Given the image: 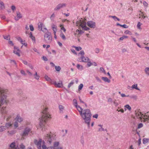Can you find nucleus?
Here are the masks:
<instances>
[{
    "instance_id": "nucleus-52",
    "label": "nucleus",
    "mask_w": 149,
    "mask_h": 149,
    "mask_svg": "<svg viewBox=\"0 0 149 149\" xmlns=\"http://www.w3.org/2000/svg\"><path fill=\"white\" fill-rule=\"evenodd\" d=\"M60 27H61V29L62 30H63V31L65 32L66 31V29L64 28L63 26L62 25H60Z\"/></svg>"
},
{
    "instance_id": "nucleus-2",
    "label": "nucleus",
    "mask_w": 149,
    "mask_h": 149,
    "mask_svg": "<svg viewBox=\"0 0 149 149\" xmlns=\"http://www.w3.org/2000/svg\"><path fill=\"white\" fill-rule=\"evenodd\" d=\"M78 111L84 123L87 124L88 127H90V123L92 114L91 111L88 109H83L81 108Z\"/></svg>"
},
{
    "instance_id": "nucleus-46",
    "label": "nucleus",
    "mask_w": 149,
    "mask_h": 149,
    "mask_svg": "<svg viewBox=\"0 0 149 149\" xmlns=\"http://www.w3.org/2000/svg\"><path fill=\"white\" fill-rule=\"evenodd\" d=\"M72 47L74 48L77 51H79L82 49V48L80 47H77L73 46Z\"/></svg>"
},
{
    "instance_id": "nucleus-51",
    "label": "nucleus",
    "mask_w": 149,
    "mask_h": 149,
    "mask_svg": "<svg viewBox=\"0 0 149 149\" xmlns=\"http://www.w3.org/2000/svg\"><path fill=\"white\" fill-rule=\"evenodd\" d=\"M79 54L81 55V57H82L83 56H84V55L85 54V53L83 50H82L80 52Z\"/></svg>"
},
{
    "instance_id": "nucleus-62",
    "label": "nucleus",
    "mask_w": 149,
    "mask_h": 149,
    "mask_svg": "<svg viewBox=\"0 0 149 149\" xmlns=\"http://www.w3.org/2000/svg\"><path fill=\"white\" fill-rule=\"evenodd\" d=\"M108 102L112 103L113 102V100L111 98L109 97L108 99Z\"/></svg>"
},
{
    "instance_id": "nucleus-32",
    "label": "nucleus",
    "mask_w": 149,
    "mask_h": 149,
    "mask_svg": "<svg viewBox=\"0 0 149 149\" xmlns=\"http://www.w3.org/2000/svg\"><path fill=\"white\" fill-rule=\"evenodd\" d=\"M41 30L43 32L45 33H46L47 32H49L48 31V30L45 27V26H44L43 27V28Z\"/></svg>"
},
{
    "instance_id": "nucleus-47",
    "label": "nucleus",
    "mask_w": 149,
    "mask_h": 149,
    "mask_svg": "<svg viewBox=\"0 0 149 149\" xmlns=\"http://www.w3.org/2000/svg\"><path fill=\"white\" fill-rule=\"evenodd\" d=\"M83 87V84H80V85L78 86V91H80L81 90Z\"/></svg>"
},
{
    "instance_id": "nucleus-25",
    "label": "nucleus",
    "mask_w": 149,
    "mask_h": 149,
    "mask_svg": "<svg viewBox=\"0 0 149 149\" xmlns=\"http://www.w3.org/2000/svg\"><path fill=\"white\" fill-rule=\"evenodd\" d=\"M102 79L105 82L109 83L110 82V80L108 78L106 77H102Z\"/></svg>"
},
{
    "instance_id": "nucleus-11",
    "label": "nucleus",
    "mask_w": 149,
    "mask_h": 149,
    "mask_svg": "<svg viewBox=\"0 0 149 149\" xmlns=\"http://www.w3.org/2000/svg\"><path fill=\"white\" fill-rule=\"evenodd\" d=\"M42 140L40 139L38 140H35L34 143L36 144L38 149H40L41 146Z\"/></svg>"
},
{
    "instance_id": "nucleus-56",
    "label": "nucleus",
    "mask_w": 149,
    "mask_h": 149,
    "mask_svg": "<svg viewBox=\"0 0 149 149\" xmlns=\"http://www.w3.org/2000/svg\"><path fill=\"white\" fill-rule=\"evenodd\" d=\"M110 17H111L113 18L115 20H116V19H117L118 21H119L120 20V19L119 18L117 17L116 16H110Z\"/></svg>"
},
{
    "instance_id": "nucleus-37",
    "label": "nucleus",
    "mask_w": 149,
    "mask_h": 149,
    "mask_svg": "<svg viewBox=\"0 0 149 149\" xmlns=\"http://www.w3.org/2000/svg\"><path fill=\"white\" fill-rule=\"evenodd\" d=\"M25 148V147L23 144H20L18 148H17L18 149H24Z\"/></svg>"
},
{
    "instance_id": "nucleus-4",
    "label": "nucleus",
    "mask_w": 149,
    "mask_h": 149,
    "mask_svg": "<svg viewBox=\"0 0 149 149\" xmlns=\"http://www.w3.org/2000/svg\"><path fill=\"white\" fill-rule=\"evenodd\" d=\"M48 108L46 107L42 111V115L40 118L39 125L40 127H43L42 129V131H45V128H44L46 121L51 118V114L48 111Z\"/></svg>"
},
{
    "instance_id": "nucleus-5",
    "label": "nucleus",
    "mask_w": 149,
    "mask_h": 149,
    "mask_svg": "<svg viewBox=\"0 0 149 149\" xmlns=\"http://www.w3.org/2000/svg\"><path fill=\"white\" fill-rule=\"evenodd\" d=\"M135 116L134 118H140L141 121L144 122H147L149 123V116L145 114L143 115L139 110H137L135 111Z\"/></svg>"
},
{
    "instance_id": "nucleus-13",
    "label": "nucleus",
    "mask_w": 149,
    "mask_h": 149,
    "mask_svg": "<svg viewBox=\"0 0 149 149\" xmlns=\"http://www.w3.org/2000/svg\"><path fill=\"white\" fill-rule=\"evenodd\" d=\"M87 24L88 26L91 28H94L95 27V23L94 22L91 21H89L87 22Z\"/></svg>"
},
{
    "instance_id": "nucleus-1",
    "label": "nucleus",
    "mask_w": 149,
    "mask_h": 149,
    "mask_svg": "<svg viewBox=\"0 0 149 149\" xmlns=\"http://www.w3.org/2000/svg\"><path fill=\"white\" fill-rule=\"evenodd\" d=\"M8 92V90L0 87V112L4 117L5 114L7 113V111L6 107H1L2 105L5 102L6 98V94Z\"/></svg>"
},
{
    "instance_id": "nucleus-8",
    "label": "nucleus",
    "mask_w": 149,
    "mask_h": 149,
    "mask_svg": "<svg viewBox=\"0 0 149 149\" xmlns=\"http://www.w3.org/2000/svg\"><path fill=\"white\" fill-rule=\"evenodd\" d=\"M52 84H54L56 87L61 88L63 87V84L61 81H59V82H56L54 81H52Z\"/></svg>"
},
{
    "instance_id": "nucleus-10",
    "label": "nucleus",
    "mask_w": 149,
    "mask_h": 149,
    "mask_svg": "<svg viewBox=\"0 0 149 149\" xmlns=\"http://www.w3.org/2000/svg\"><path fill=\"white\" fill-rule=\"evenodd\" d=\"M66 6V4L65 3H62L59 4L56 6V8L54 9V10H58L61 8L65 7Z\"/></svg>"
},
{
    "instance_id": "nucleus-20",
    "label": "nucleus",
    "mask_w": 149,
    "mask_h": 149,
    "mask_svg": "<svg viewBox=\"0 0 149 149\" xmlns=\"http://www.w3.org/2000/svg\"><path fill=\"white\" fill-rule=\"evenodd\" d=\"M16 131L15 129H14L13 130L8 131L7 133L8 135H12L16 133Z\"/></svg>"
},
{
    "instance_id": "nucleus-30",
    "label": "nucleus",
    "mask_w": 149,
    "mask_h": 149,
    "mask_svg": "<svg viewBox=\"0 0 149 149\" xmlns=\"http://www.w3.org/2000/svg\"><path fill=\"white\" fill-rule=\"evenodd\" d=\"M125 111L127 109L129 111H130L131 109V108L129 105L127 104L125 106Z\"/></svg>"
},
{
    "instance_id": "nucleus-57",
    "label": "nucleus",
    "mask_w": 149,
    "mask_h": 149,
    "mask_svg": "<svg viewBox=\"0 0 149 149\" xmlns=\"http://www.w3.org/2000/svg\"><path fill=\"white\" fill-rule=\"evenodd\" d=\"M142 24L140 22H138L137 25V27L139 29H141V25Z\"/></svg>"
},
{
    "instance_id": "nucleus-42",
    "label": "nucleus",
    "mask_w": 149,
    "mask_h": 149,
    "mask_svg": "<svg viewBox=\"0 0 149 149\" xmlns=\"http://www.w3.org/2000/svg\"><path fill=\"white\" fill-rule=\"evenodd\" d=\"M20 72L21 74L25 76L26 75V74L25 71L22 69L20 70Z\"/></svg>"
},
{
    "instance_id": "nucleus-63",
    "label": "nucleus",
    "mask_w": 149,
    "mask_h": 149,
    "mask_svg": "<svg viewBox=\"0 0 149 149\" xmlns=\"http://www.w3.org/2000/svg\"><path fill=\"white\" fill-rule=\"evenodd\" d=\"M95 79H96V80L98 81L99 82L101 83V79L98 77H95Z\"/></svg>"
},
{
    "instance_id": "nucleus-55",
    "label": "nucleus",
    "mask_w": 149,
    "mask_h": 149,
    "mask_svg": "<svg viewBox=\"0 0 149 149\" xmlns=\"http://www.w3.org/2000/svg\"><path fill=\"white\" fill-rule=\"evenodd\" d=\"M12 117V115H7L6 120L7 121H8Z\"/></svg>"
},
{
    "instance_id": "nucleus-26",
    "label": "nucleus",
    "mask_w": 149,
    "mask_h": 149,
    "mask_svg": "<svg viewBox=\"0 0 149 149\" xmlns=\"http://www.w3.org/2000/svg\"><path fill=\"white\" fill-rule=\"evenodd\" d=\"M29 37L31 39L32 41L35 42V39L34 37L33 36L32 33L31 32H30L29 33Z\"/></svg>"
},
{
    "instance_id": "nucleus-34",
    "label": "nucleus",
    "mask_w": 149,
    "mask_h": 149,
    "mask_svg": "<svg viewBox=\"0 0 149 149\" xmlns=\"http://www.w3.org/2000/svg\"><path fill=\"white\" fill-rule=\"evenodd\" d=\"M118 93L119 94H120L121 96L122 97H129V95H126L124 93H121L120 92H119Z\"/></svg>"
},
{
    "instance_id": "nucleus-12",
    "label": "nucleus",
    "mask_w": 149,
    "mask_h": 149,
    "mask_svg": "<svg viewBox=\"0 0 149 149\" xmlns=\"http://www.w3.org/2000/svg\"><path fill=\"white\" fill-rule=\"evenodd\" d=\"M20 52V51L18 48L17 47L14 46V50L13 51V53L19 56H20V54L19 53Z\"/></svg>"
},
{
    "instance_id": "nucleus-64",
    "label": "nucleus",
    "mask_w": 149,
    "mask_h": 149,
    "mask_svg": "<svg viewBox=\"0 0 149 149\" xmlns=\"http://www.w3.org/2000/svg\"><path fill=\"white\" fill-rule=\"evenodd\" d=\"M47 147L46 146L45 144H43L42 146V149H47Z\"/></svg>"
},
{
    "instance_id": "nucleus-6",
    "label": "nucleus",
    "mask_w": 149,
    "mask_h": 149,
    "mask_svg": "<svg viewBox=\"0 0 149 149\" xmlns=\"http://www.w3.org/2000/svg\"><path fill=\"white\" fill-rule=\"evenodd\" d=\"M55 135L53 134L50 132L48 134L44 137L45 141L48 145H50L55 140Z\"/></svg>"
},
{
    "instance_id": "nucleus-59",
    "label": "nucleus",
    "mask_w": 149,
    "mask_h": 149,
    "mask_svg": "<svg viewBox=\"0 0 149 149\" xmlns=\"http://www.w3.org/2000/svg\"><path fill=\"white\" fill-rule=\"evenodd\" d=\"M26 72L28 73L29 76H32V74L29 70H26Z\"/></svg>"
},
{
    "instance_id": "nucleus-35",
    "label": "nucleus",
    "mask_w": 149,
    "mask_h": 149,
    "mask_svg": "<svg viewBox=\"0 0 149 149\" xmlns=\"http://www.w3.org/2000/svg\"><path fill=\"white\" fill-rule=\"evenodd\" d=\"M44 26V25L42 23H39L38 24V28L39 29L41 30Z\"/></svg>"
},
{
    "instance_id": "nucleus-24",
    "label": "nucleus",
    "mask_w": 149,
    "mask_h": 149,
    "mask_svg": "<svg viewBox=\"0 0 149 149\" xmlns=\"http://www.w3.org/2000/svg\"><path fill=\"white\" fill-rule=\"evenodd\" d=\"M144 71L147 75L149 76V67L145 68L144 70Z\"/></svg>"
},
{
    "instance_id": "nucleus-43",
    "label": "nucleus",
    "mask_w": 149,
    "mask_h": 149,
    "mask_svg": "<svg viewBox=\"0 0 149 149\" xmlns=\"http://www.w3.org/2000/svg\"><path fill=\"white\" fill-rule=\"evenodd\" d=\"M55 16V13H53L50 17V19L52 21H53Z\"/></svg>"
},
{
    "instance_id": "nucleus-28",
    "label": "nucleus",
    "mask_w": 149,
    "mask_h": 149,
    "mask_svg": "<svg viewBox=\"0 0 149 149\" xmlns=\"http://www.w3.org/2000/svg\"><path fill=\"white\" fill-rule=\"evenodd\" d=\"M17 40L22 44H23L25 42V41L23 40L20 37H17Z\"/></svg>"
},
{
    "instance_id": "nucleus-19",
    "label": "nucleus",
    "mask_w": 149,
    "mask_h": 149,
    "mask_svg": "<svg viewBox=\"0 0 149 149\" xmlns=\"http://www.w3.org/2000/svg\"><path fill=\"white\" fill-rule=\"evenodd\" d=\"M53 31L54 35H55L56 32L57 31V26L54 24H52L51 25Z\"/></svg>"
},
{
    "instance_id": "nucleus-48",
    "label": "nucleus",
    "mask_w": 149,
    "mask_h": 149,
    "mask_svg": "<svg viewBox=\"0 0 149 149\" xmlns=\"http://www.w3.org/2000/svg\"><path fill=\"white\" fill-rule=\"evenodd\" d=\"M74 83V80H72L70 82L69 84L68 85V88H70L72 85Z\"/></svg>"
},
{
    "instance_id": "nucleus-61",
    "label": "nucleus",
    "mask_w": 149,
    "mask_h": 149,
    "mask_svg": "<svg viewBox=\"0 0 149 149\" xmlns=\"http://www.w3.org/2000/svg\"><path fill=\"white\" fill-rule=\"evenodd\" d=\"M0 17L2 19H4L6 18L5 16L4 15L2 14L0 15Z\"/></svg>"
},
{
    "instance_id": "nucleus-7",
    "label": "nucleus",
    "mask_w": 149,
    "mask_h": 149,
    "mask_svg": "<svg viewBox=\"0 0 149 149\" xmlns=\"http://www.w3.org/2000/svg\"><path fill=\"white\" fill-rule=\"evenodd\" d=\"M52 37L51 33L49 32H47L45 33L44 36V39L46 43L50 44L52 41Z\"/></svg>"
},
{
    "instance_id": "nucleus-49",
    "label": "nucleus",
    "mask_w": 149,
    "mask_h": 149,
    "mask_svg": "<svg viewBox=\"0 0 149 149\" xmlns=\"http://www.w3.org/2000/svg\"><path fill=\"white\" fill-rule=\"evenodd\" d=\"M59 108L61 111H63L64 109L63 106L61 105L59 106Z\"/></svg>"
},
{
    "instance_id": "nucleus-40",
    "label": "nucleus",
    "mask_w": 149,
    "mask_h": 149,
    "mask_svg": "<svg viewBox=\"0 0 149 149\" xmlns=\"http://www.w3.org/2000/svg\"><path fill=\"white\" fill-rule=\"evenodd\" d=\"M77 67L78 69H79L81 70L83 69V66L79 64H77Z\"/></svg>"
},
{
    "instance_id": "nucleus-41",
    "label": "nucleus",
    "mask_w": 149,
    "mask_h": 149,
    "mask_svg": "<svg viewBox=\"0 0 149 149\" xmlns=\"http://www.w3.org/2000/svg\"><path fill=\"white\" fill-rule=\"evenodd\" d=\"M4 126H0V132H2L6 130Z\"/></svg>"
},
{
    "instance_id": "nucleus-27",
    "label": "nucleus",
    "mask_w": 149,
    "mask_h": 149,
    "mask_svg": "<svg viewBox=\"0 0 149 149\" xmlns=\"http://www.w3.org/2000/svg\"><path fill=\"white\" fill-rule=\"evenodd\" d=\"M59 144V143L58 141H55L53 143V146L55 149H56V148L58 147Z\"/></svg>"
},
{
    "instance_id": "nucleus-16",
    "label": "nucleus",
    "mask_w": 149,
    "mask_h": 149,
    "mask_svg": "<svg viewBox=\"0 0 149 149\" xmlns=\"http://www.w3.org/2000/svg\"><path fill=\"white\" fill-rule=\"evenodd\" d=\"M22 17V15L19 12H17L16 13V15L15 17V19L16 21H18Z\"/></svg>"
},
{
    "instance_id": "nucleus-14",
    "label": "nucleus",
    "mask_w": 149,
    "mask_h": 149,
    "mask_svg": "<svg viewBox=\"0 0 149 149\" xmlns=\"http://www.w3.org/2000/svg\"><path fill=\"white\" fill-rule=\"evenodd\" d=\"M15 120L17 122L20 123L23 121V119L19 115L17 114L15 118Z\"/></svg>"
},
{
    "instance_id": "nucleus-21",
    "label": "nucleus",
    "mask_w": 149,
    "mask_h": 149,
    "mask_svg": "<svg viewBox=\"0 0 149 149\" xmlns=\"http://www.w3.org/2000/svg\"><path fill=\"white\" fill-rule=\"evenodd\" d=\"M10 148L11 149H18L17 146L15 145V142H13L10 145Z\"/></svg>"
},
{
    "instance_id": "nucleus-9",
    "label": "nucleus",
    "mask_w": 149,
    "mask_h": 149,
    "mask_svg": "<svg viewBox=\"0 0 149 149\" xmlns=\"http://www.w3.org/2000/svg\"><path fill=\"white\" fill-rule=\"evenodd\" d=\"M31 129L29 127H26L22 135V137H25L27 136L29 132H31Z\"/></svg>"
},
{
    "instance_id": "nucleus-38",
    "label": "nucleus",
    "mask_w": 149,
    "mask_h": 149,
    "mask_svg": "<svg viewBox=\"0 0 149 149\" xmlns=\"http://www.w3.org/2000/svg\"><path fill=\"white\" fill-rule=\"evenodd\" d=\"M60 36L63 40H66V37L64 35V34L63 33H61L60 34Z\"/></svg>"
},
{
    "instance_id": "nucleus-60",
    "label": "nucleus",
    "mask_w": 149,
    "mask_h": 149,
    "mask_svg": "<svg viewBox=\"0 0 149 149\" xmlns=\"http://www.w3.org/2000/svg\"><path fill=\"white\" fill-rule=\"evenodd\" d=\"M29 27H30V30L31 31H33L34 30V28L32 25H30Z\"/></svg>"
},
{
    "instance_id": "nucleus-22",
    "label": "nucleus",
    "mask_w": 149,
    "mask_h": 149,
    "mask_svg": "<svg viewBox=\"0 0 149 149\" xmlns=\"http://www.w3.org/2000/svg\"><path fill=\"white\" fill-rule=\"evenodd\" d=\"M45 79L47 81L50 82L52 84V81H53L54 80H52L51 78L48 77L47 75H45L44 77Z\"/></svg>"
},
{
    "instance_id": "nucleus-31",
    "label": "nucleus",
    "mask_w": 149,
    "mask_h": 149,
    "mask_svg": "<svg viewBox=\"0 0 149 149\" xmlns=\"http://www.w3.org/2000/svg\"><path fill=\"white\" fill-rule=\"evenodd\" d=\"M143 143L144 144H146L148 143L149 142V139L143 138Z\"/></svg>"
},
{
    "instance_id": "nucleus-36",
    "label": "nucleus",
    "mask_w": 149,
    "mask_h": 149,
    "mask_svg": "<svg viewBox=\"0 0 149 149\" xmlns=\"http://www.w3.org/2000/svg\"><path fill=\"white\" fill-rule=\"evenodd\" d=\"M19 126V124L18 122L17 121H15L14 123V129H15L17 127H18Z\"/></svg>"
},
{
    "instance_id": "nucleus-29",
    "label": "nucleus",
    "mask_w": 149,
    "mask_h": 149,
    "mask_svg": "<svg viewBox=\"0 0 149 149\" xmlns=\"http://www.w3.org/2000/svg\"><path fill=\"white\" fill-rule=\"evenodd\" d=\"M132 88L139 91H140V89L138 88V85L137 84H134L132 85Z\"/></svg>"
},
{
    "instance_id": "nucleus-54",
    "label": "nucleus",
    "mask_w": 149,
    "mask_h": 149,
    "mask_svg": "<svg viewBox=\"0 0 149 149\" xmlns=\"http://www.w3.org/2000/svg\"><path fill=\"white\" fill-rule=\"evenodd\" d=\"M124 33L126 34H128L130 35H132V33L129 30H126L125 31Z\"/></svg>"
},
{
    "instance_id": "nucleus-44",
    "label": "nucleus",
    "mask_w": 149,
    "mask_h": 149,
    "mask_svg": "<svg viewBox=\"0 0 149 149\" xmlns=\"http://www.w3.org/2000/svg\"><path fill=\"white\" fill-rule=\"evenodd\" d=\"M55 67L56 70L57 71H59L61 69V68L59 66H55Z\"/></svg>"
},
{
    "instance_id": "nucleus-39",
    "label": "nucleus",
    "mask_w": 149,
    "mask_h": 149,
    "mask_svg": "<svg viewBox=\"0 0 149 149\" xmlns=\"http://www.w3.org/2000/svg\"><path fill=\"white\" fill-rule=\"evenodd\" d=\"M34 78L36 79H39L40 77L38 75L37 73L36 72H35V74H34Z\"/></svg>"
},
{
    "instance_id": "nucleus-33",
    "label": "nucleus",
    "mask_w": 149,
    "mask_h": 149,
    "mask_svg": "<svg viewBox=\"0 0 149 149\" xmlns=\"http://www.w3.org/2000/svg\"><path fill=\"white\" fill-rule=\"evenodd\" d=\"M98 127H100V128H99L98 129V131H104V130H104V128H102V125H98Z\"/></svg>"
},
{
    "instance_id": "nucleus-17",
    "label": "nucleus",
    "mask_w": 149,
    "mask_h": 149,
    "mask_svg": "<svg viewBox=\"0 0 149 149\" xmlns=\"http://www.w3.org/2000/svg\"><path fill=\"white\" fill-rule=\"evenodd\" d=\"M13 125V123L11 122H9L6 123L4 126L5 130L11 127Z\"/></svg>"
},
{
    "instance_id": "nucleus-3",
    "label": "nucleus",
    "mask_w": 149,
    "mask_h": 149,
    "mask_svg": "<svg viewBox=\"0 0 149 149\" xmlns=\"http://www.w3.org/2000/svg\"><path fill=\"white\" fill-rule=\"evenodd\" d=\"M86 19H82L79 20L76 22L77 26L80 27L79 29H77L74 32V35L77 37H79V35L82 34L84 32V31L88 30L89 29L86 26Z\"/></svg>"
},
{
    "instance_id": "nucleus-53",
    "label": "nucleus",
    "mask_w": 149,
    "mask_h": 149,
    "mask_svg": "<svg viewBox=\"0 0 149 149\" xmlns=\"http://www.w3.org/2000/svg\"><path fill=\"white\" fill-rule=\"evenodd\" d=\"M87 63V65L88 67H89L91 66L93 64L91 62V61L90 60H89L88 61Z\"/></svg>"
},
{
    "instance_id": "nucleus-23",
    "label": "nucleus",
    "mask_w": 149,
    "mask_h": 149,
    "mask_svg": "<svg viewBox=\"0 0 149 149\" xmlns=\"http://www.w3.org/2000/svg\"><path fill=\"white\" fill-rule=\"evenodd\" d=\"M5 8V6L3 3L0 1V10H2Z\"/></svg>"
},
{
    "instance_id": "nucleus-15",
    "label": "nucleus",
    "mask_w": 149,
    "mask_h": 149,
    "mask_svg": "<svg viewBox=\"0 0 149 149\" xmlns=\"http://www.w3.org/2000/svg\"><path fill=\"white\" fill-rule=\"evenodd\" d=\"M80 59L81 60V61L82 62L85 63H87L88 61L89 60H90V59L88 57L84 56L81 57L80 58H79V61H80Z\"/></svg>"
},
{
    "instance_id": "nucleus-45",
    "label": "nucleus",
    "mask_w": 149,
    "mask_h": 149,
    "mask_svg": "<svg viewBox=\"0 0 149 149\" xmlns=\"http://www.w3.org/2000/svg\"><path fill=\"white\" fill-rule=\"evenodd\" d=\"M130 98L134 99L135 100H136L137 99V96L136 95H132L130 96L129 97Z\"/></svg>"
},
{
    "instance_id": "nucleus-58",
    "label": "nucleus",
    "mask_w": 149,
    "mask_h": 149,
    "mask_svg": "<svg viewBox=\"0 0 149 149\" xmlns=\"http://www.w3.org/2000/svg\"><path fill=\"white\" fill-rule=\"evenodd\" d=\"M131 38L133 42L136 43L137 42V40L133 36H131Z\"/></svg>"
},
{
    "instance_id": "nucleus-50",
    "label": "nucleus",
    "mask_w": 149,
    "mask_h": 149,
    "mask_svg": "<svg viewBox=\"0 0 149 149\" xmlns=\"http://www.w3.org/2000/svg\"><path fill=\"white\" fill-rule=\"evenodd\" d=\"M113 102L116 107H117L118 105V103L117 102V100H115L114 101H113Z\"/></svg>"
},
{
    "instance_id": "nucleus-18",
    "label": "nucleus",
    "mask_w": 149,
    "mask_h": 149,
    "mask_svg": "<svg viewBox=\"0 0 149 149\" xmlns=\"http://www.w3.org/2000/svg\"><path fill=\"white\" fill-rule=\"evenodd\" d=\"M73 105L75 107L78 111L81 109V107H80L79 106L77 105V102L76 99H74L73 100Z\"/></svg>"
}]
</instances>
